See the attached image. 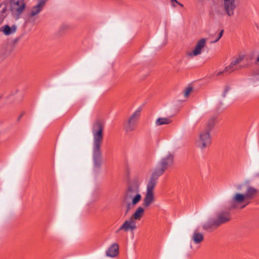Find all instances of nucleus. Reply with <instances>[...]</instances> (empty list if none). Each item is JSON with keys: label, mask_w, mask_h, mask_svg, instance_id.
I'll use <instances>...</instances> for the list:
<instances>
[{"label": "nucleus", "mask_w": 259, "mask_h": 259, "mask_svg": "<svg viewBox=\"0 0 259 259\" xmlns=\"http://www.w3.org/2000/svg\"><path fill=\"white\" fill-rule=\"evenodd\" d=\"M256 63L258 65V67L255 69L253 72V76L256 79H259V54L256 59Z\"/></svg>", "instance_id": "23"}, {"label": "nucleus", "mask_w": 259, "mask_h": 259, "mask_svg": "<svg viewBox=\"0 0 259 259\" xmlns=\"http://www.w3.org/2000/svg\"><path fill=\"white\" fill-rule=\"evenodd\" d=\"M160 176V175L154 171L152 172L147 183L146 192L154 193V189L156 186L157 180Z\"/></svg>", "instance_id": "13"}, {"label": "nucleus", "mask_w": 259, "mask_h": 259, "mask_svg": "<svg viewBox=\"0 0 259 259\" xmlns=\"http://www.w3.org/2000/svg\"><path fill=\"white\" fill-rule=\"evenodd\" d=\"M206 42V39L205 38L200 39L197 42L195 49L192 52L188 53V55L190 57H193L200 55L202 52V49L205 46Z\"/></svg>", "instance_id": "14"}, {"label": "nucleus", "mask_w": 259, "mask_h": 259, "mask_svg": "<svg viewBox=\"0 0 259 259\" xmlns=\"http://www.w3.org/2000/svg\"><path fill=\"white\" fill-rule=\"evenodd\" d=\"M119 247L117 244L114 243L111 245L106 252L107 256L115 257L118 254Z\"/></svg>", "instance_id": "18"}, {"label": "nucleus", "mask_w": 259, "mask_h": 259, "mask_svg": "<svg viewBox=\"0 0 259 259\" xmlns=\"http://www.w3.org/2000/svg\"><path fill=\"white\" fill-rule=\"evenodd\" d=\"M10 4L9 2L4 1L0 5V25L8 16L10 11Z\"/></svg>", "instance_id": "15"}, {"label": "nucleus", "mask_w": 259, "mask_h": 259, "mask_svg": "<svg viewBox=\"0 0 259 259\" xmlns=\"http://www.w3.org/2000/svg\"><path fill=\"white\" fill-rule=\"evenodd\" d=\"M141 109L135 111L124 123V129L126 133H130L136 130L138 120L140 117Z\"/></svg>", "instance_id": "8"}, {"label": "nucleus", "mask_w": 259, "mask_h": 259, "mask_svg": "<svg viewBox=\"0 0 259 259\" xmlns=\"http://www.w3.org/2000/svg\"><path fill=\"white\" fill-rule=\"evenodd\" d=\"M17 29V26L16 25H12L11 26L9 25H4L0 27V32H2L5 35L8 36L15 33Z\"/></svg>", "instance_id": "16"}, {"label": "nucleus", "mask_w": 259, "mask_h": 259, "mask_svg": "<svg viewBox=\"0 0 259 259\" xmlns=\"http://www.w3.org/2000/svg\"><path fill=\"white\" fill-rule=\"evenodd\" d=\"M209 132L207 130H201L196 141V145L201 149H204L209 147L211 143V138Z\"/></svg>", "instance_id": "9"}, {"label": "nucleus", "mask_w": 259, "mask_h": 259, "mask_svg": "<svg viewBox=\"0 0 259 259\" xmlns=\"http://www.w3.org/2000/svg\"><path fill=\"white\" fill-rule=\"evenodd\" d=\"M244 57L243 56H239L235 60L232 61L230 64L226 66L223 70H217L215 71L213 75L216 77L223 76L225 74H229L238 69L239 64L242 61Z\"/></svg>", "instance_id": "7"}, {"label": "nucleus", "mask_w": 259, "mask_h": 259, "mask_svg": "<svg viewBox=\"0 0 259 259\" xmlns=\"http://www.w3.org/2000/svg\"><path fill=\"white\" fill-rule=\"evenodd\" d=\"M240 0H220L221 7L224 13L229 17L234 15Z\"/></svg>", "instance_id": "6"}, {"label": "nucleus", "mask_w": 259, "mask_h": 259, "mask_svg": "<svg viewBox=\"0 0 259 259\" xmlns=\"http://www.w3.org/2000/svg\"><path fill=\"white\" fill-rule=\"evenodd\" d=\"M19 40V37L15 38L13 41L14 44H17Z\"/></svg>", "instance_id": "28"}, {"label": "nucleus", "mask_w": 259, "mask_h": 259, "mask_svg": "<svg viewBox=\"0 0 259 259\" xmlns=\"http://www.w3.org/2000/svg\"><path fill=\"white\" fill-rule=\"evenodd\" d=\"M231 220V215L229 210H222L217 213L215 219H211L203 226V228L207 230L213 227H218Z\"/></svg>", "instance_id": "4"}, {"label": "nucleus", "mask_w": 259, "mask_h": 259, "mask_svg": "<svg viewBox=\"0 0 259 259\" xmlns=\"http://www.w3.org/2000/svg\"><path fill=\"white\" fill-rule=\"evenodd\" d=\"M142 199L139 186L136 183H132L128 185L125 192L124 201L127 204V212L138 203Z\"/></svg>", "instance_id": "3"}, {"label": "nucleus", "mask_w": 259, "mask_h": 259, "mask_svg": "<svg viewBox=\"0 0 259 259\" xmlns=\"http://www.w3.org/2000/svg\"><path fill=\"white\" fill-rule=\"evenodd\" d=\"M241 187L244 189V193H236L232 197L233 204L230 208H243L249 204L251 200L257 194L258 190L255 188L246 184H244L238 187L241 190Z\"/></svg>", "instance_id": "2"}, {"label": "nucleus", "mask_w": 259, "mask_h": 259, "mask_svg": "<svg viewBox=\"0 0 259 259\" xmlns=\"http://www.w3.org/2000/svg\"><path fill=\"white\" fill-rule=\"evenodd\" d=\"M192 239L195 243L198 244L203 240V236L201 233L195 231L193 233Z\"/></svg>", "instance_id": "22"}, {"label": "nucleus", "mask_w": 259, "mask_h": 259, "mask_svg": "<svg viewBox=\"0 0 259 259\" xmlns=\"http://www.w3.org/2000/svg\"><path fill=\"white\" fill-rule=\"evenodd\" d=\"M104 123L98 120L93 125V157L95 167H100L102 163L101 147L103 141Z\"/></svg>", "instance_id": "1"}, {"label": "nucleus", "mask_w": 259, "mask_h": 259, "mask_svg": "<svg viewBox=\"0 0 259 259\" xmlns=\"http://www.w3.org/2000/svg\"><path fill=\"white\" fill-rule=\"evenodd\" d=\"M145 212V209L143 207H138L135 212L131 217L135 221L138 220L140 221L141 218L143 217Z\"/></svg>", "instance_id": "19"}, {"label": "nucleus", "mask_w": 259, "mask_h": 259, "mask_svg": "<svg viewBox=\"0 0 259 259\" xmlns=\"http://www.w3.org/2000/svg\"><path fill=\"white\" fill-rule=\"evenodd\" d=\"M192 87H188L186 89V90L184 91V96L185 97H188L190 93L192 91Z\"/></svg>", "instance_id": "24"}, {"label": "nucleus", "mask_w": 259, "mask_h": 259, "mask_svg": "<svg viewBox=\"0 0 259 259\" xmlns=\"http://www.w3.org/2000/svg\"><path fill=\"white\" fill-rule=\"evenodd\" d=\"M155 201L154 193L145 192L143 199V205L144 207H148Z\"/></svg>", "instance_id": "17"}, {"label": "nucleus", "mask_w": 259, "mask_h": 259, "mask_svg": "<svg viewBox=\"0 0 259 259\" xmlns=\"http://www.w3.org/2000/svg\"><path fill=\"white\" fill-rule=\"evenodd\" d=\"M48 1L35 0L36 4L31 8L28 15V17L33 20L37 19L39 14L44 10Z\"/></svg>", "instance_id": "10"}, {"label": "nucleus", "mask_w": 259, "mask_h": 259, "mask_svg": "<svg viewBox=\"0 0 259 259\" xmlns=\"http://www.w3.org/2000/svg\"><path fill=\"white\" fill-rule=\"evenodd\" d=\"M171 122V119L170 117L158 118L155 121L156 126H160L164 124H168Z\"/></svg>", "instance_id": "21"}, {"label": "nucleus", "mask_w": 259, "mask_h": 259, "mask_svg": "<svg viewBox=\"0 0 259 259\" xmlns=\"http://www.w3.org/2000/svg\"><path fill=\"white\" fill-rule=\"evenodd\" d=\"M25 4L23 0H12L10 4L11 9L13 15L18 17L24 10Z\"/></svg>", "instance_id": "11"}, {"label": "nucleus", "mask_w": 259, "mask_h": 259, "mask_svg": "<svg viewBox=\"0 0 259 259\" xmlns=\"http://www.w3.org/2000/svg\"><path fill=\"white\" fill-rule=\"evenodd\" d=\"M223 32H224V30H222L220 31V32L219 33V34H218V36L217 37V38L214 40L212 41V42H217L222 37V36L223 34Z\"/></svg>", "instance_id": "25"}, {"label": "nucleus", "mask_w": 259, "mask_h": 259, "mask_svg": "<svg viewBox=\"0 0 259 259\" xmlns=\"http://www.w3.org/2000/svg\"><path fill=\"white\" fill-rule=\"evenodd\" d=\"M172 7L175 8L177 5L179 4V2L177 0H170Z\"/></svg>", "instance_id": "27"}, {"label": "nucleus", "mask_w": 259, "mask_h": 259, "mask_svg": "<svg viewBox=\"0 0 259 259\" xmlns=\"http://www.w3.org/2000/svg\"><path fill=\"white\" fill-rule=\"evenodd\" d=\"M137 228L136 222L132 218H130L128 220H125L121 225L119 228L116 230V233H118L120 231L127 232L128 231H133Z\"/></svg>", "instance_id": "12"}, {"label": "nucleus", "mask_w": 259, "mask_h": 259, "mask_svg": "<svg viewBox=\"0 0 259 259\" xmlns=\"http://www.w3.org/2000/svg\"><path fill=\"white\" fill-rule=\"evenodd\" d=\"M178 5H179L181 7H184V5L182 4H181V3H179V4Z\"/></svg>", "instance_id": "29"}, {"label": "nucleus", "mask_w": 259, "mask_h": 259, "mask_svg": "<svg viewBox=\"0 0 259 259\" xmlns=\"http://www.w3.org/2000/svg\"><path fill=\"white\" fill-rule=\"evenodd\" d=\"M230 88L229 86H226L223 94V96L225 97L227 93L230 91Z\"/></svg>", "instance_id": "26"}, {"label": "nucleus", "mask_w": 259, "mask_h": 259, "mask_svg": "<svg viewBox=\"0 0 259 259\" xmlns=\"http://www.w3.org/2000/svg\"><path fill=\"white\" fill-rule=\"evenodd\" d=\"M174 163V154L168 153L167 155L163 157L157 163L154 171L161 176L165 170L173 165Z\"/></svg>", "instance_id": "5"}, {"label": "nucleus", "mask_w": 259, "mask_h": 259, "mask_svg": "<svg viewBox=\"0 0 259 259\" xmlns=\"http://www.w3.org/2000/svg\"><path fill=\"white\" fill-rule=\"evenodd\" d=\"M217 117L215 116L211 117L207 121L205 127L203 130L208 131L210 132L215 124Z\"/></svg>", "instance_id": "20"}]
</instances>
